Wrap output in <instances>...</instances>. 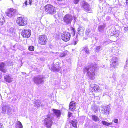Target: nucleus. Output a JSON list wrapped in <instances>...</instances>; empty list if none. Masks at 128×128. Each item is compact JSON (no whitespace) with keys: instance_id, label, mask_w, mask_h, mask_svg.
Instances as JSON below:
<instances>
[{"instance_id":"1","label":"nucleus","mask_w":128,"mask_h":128,"mask_svg":"<svg viewBox=\"0 0 128 128\" xmlns=\"http://www.w3.org/2000/svg\"><path fill=\"white\" fill-rule=\"evenodd\" d=\"M98 66L95 64H91L88 68H85L84 69V71L87 72V75L89 78L91 80H94L95 74L94 72L97 69Z\"/></svg>"},{"instance_id":"2","label":"nucleus","mask_w":128,"mask_h":128,"mask_svg":"<svg viewBox=\"0 0 128 128\" xmlns=\"http://www.w3.org/2000/svg\"><path fill=\"white\" fill-rule=\"evenodd\" d=\"M45 9L46 12L51 14H53L56 12V8L50 4L46 6L45 7Z\"/></svg>"},{"instance_id":"3","label":"nucleus","mask_w":128,"mask_h":128,"mask_svg":"<svg viewBox=\"0 0 128 128\" xmlns=\"http://www.w3.org/2000/svg\"><path fill=\"white\" fill-rule=\"evenodd\" d=\"M7 112V114L8 115H10L14 113V112L12 110V108L8 106H4L2 108V112L5 114Z\"/></svg>"},{"instance_id":"4","label":"nucleus","mask_w":128,"mask_h":128,"mask_svg":"<svg viewBox=\"0 0 128 128\" xmlns=\"http://www.w3.org/2000/svg\"><path fill=\"white\" fill-rule=\"evenodd\" d=\"M16 22L19 26H24L27 24V21L25 18L18 17L17 20Z\"/></svg>"},{"instance_id":"5","label":"nucleus","mask_w":128,"mask_h":128,"mask_svg":"<svg viewBox=\"0 0 128 128\" xmlns=\"http://www.w3.org/2000/svg\"><path fill=\"white\" fill-rule=\"evenodd\" d=\"M52 118L50 116H48L44 120V124L46 126L50 128L52 124Z\"/></svg>"},{"instance_id":"6","label":"nucleus","mask_w":128,"mask_h":128,"mask_svg":"<svg viewBox=\"0 0 128 128\" xmlns=\"http://www.w3.org/2000/svg\"><path fill=\"white\" fill-rule=\"evenodd\" d=\"M72 20V16L70 14H66L63 18L64 22L67 24H70Z\"/></svg>"},{"instance_id":"7","label":"nucleus","mask_w":128,"mask_h":128,"mask_svg":"<svg viewBox=\"0 0 128 128\" xmlns=\"http://www.w3.org/2000/svg\"><path fill=\"white\" fill-rule=\"evenodd\" d=\"M38 42L41 45H45L46 43L47 38L46 36L44 35L39 36Z\"/></svg>"},{"instance_id":"8","label":"nucleus","mask_w":128,"mask_h":128,"mask_svg":"<svg viewBox=\"0 0 128 128\" xmlns=\"http://www.w3.org/2000/svg\"><path fill=\"white\" fill-rule=\"evenodd\" d=\"M70 34L69 32H64L62 35V39L65 42H67L70 40Z\"/></svg>"},{"instance_id":"9","label":"nucleus","mask_w":128,"mask_h":128,"mask_svg":"<svg viewBox=\"0 0 128 128\" xmlns=\"http://www.w3.org/2000/svg\"><path fill=\"white\" fill-rule=\"evenodd\" d=\"M44 78L42 76H38L34 78L33 80L35 83L37 84H40L44 82V81L43 80Z\"/></svg>"},{"instance_id":"10","label":"nucleus","mask_w":128,"mask_h":128,"mask_svg":"<svg viewBox=\"0 0 128 128\" xmlns=\"http://www.w3.org/2000/svg\"><path fill=\"white\" fill-rule=\"evenodd\" d=\"M31 34V31L29 29H26L22 30V35L24 38L29 37Z\"/></svg>"},{"instance_id":"11","label":"nucleus","mask_w":128,"mask_h":128,"mask_svg":"<svg viewBox=\"0 0 128 128\" xmlns=\"http://www.w3.org/2000/svg\"><path fill=\"white\" fill-rule=\"evenodd\" d=\"M90 89L92 92H99L100 91L99 86L96 84H92L90 85Z\"/></svg>"},{"instance_id":"12","label":"nucleus","mask_w":128,"mask_h":128,"mask_svg":"<svg viewBox=\"0 0 128 128\" xmlns=\"http://www.w3.org/2000/svg\"><path fill=\"white\" fill-rule=\"evenodd\" d=\"M16 12V10L13 8L10 9L6 13V15L9 17H12L14 16Z\"/></svg>"},{"instance_id":"13","label":"nucleus","mask_w":128,"mask_h":128,"mask_svg":"<svg viewBox=\"0 0 128 128\" xmlns=\"http://www.w3.org/2000/svg\"><path fill=\"white\" fill-rule=\"evenodd\" d=\"M118 59L117 58L113 56L111 60V65L112 67L115 68L116 66L117 65V61Z\"/></svg>"},{"instance_id":"14","label":"nucleus","mask_w":128,"mask_h":128,"mask_svg":"<svg viewBox=\"0 0 128 128\" xmlns=\"http://www.w3.org/2000/svg\"><path fill=\"white\" fill-rule=\"evenodd\" d=\"M7 69L6 68V65L4 62H2L0 64V71L4 73L6 72Z\"/></svg>"},{"instance_id":"15","label":"nucleus","mask_w":128,"mask_h":128,"mask_svg":"<svg viewBox=\"0 0 128 128\" xmlns=\"http://www.w3.org/2000/svg\"><path fill=\"white\" fill-rule=\"evenodd\" d=\"M76 108L75 102L74 101L71 102L69 106V109L72 111L74 110Z\"/></svg>"},{"instance_id":"16","label":"nucleus","mask_w":128,"mask_h":128,"mask_svg":"<svg viewBox=\"0 0 128 128\" xmlns=\"http://www.w3.org/2000/svg\"><path fill=\"white\" fill-rule=\"evenodd\" d=\"M110 110V107L109 106H104L103 108V111L104 112L103 113L106 115L108 114H109Z\"/></svg>"},{"instance_id":"17","label":"nucleus","mask_w":128,"mask_h":128,"mask_svg":"<svg viewBox=\"0 0 128 128\" xmlns=\"http://www.w3.org/2000/svg\"><path fill=\"white\" fill-rule=\"evenodd\" d=\"M85 28L82 26H79L78 29V33L80 34H83L85 30Z\"/></svg>"},{"instance_id":"18","label":"nucleus","mask_w":128,"mask_h":128,"mask_svg":"<svg viewBox=\"0 0 128 128\" xmlns=\"http://www.w3.org/2000/svg\"><path fill=\"white\" fill-rule=\"evenodd\" d=\"M5 80L8 82H11L13 78L10 75H7L4 77Z\"/></svg>"},{"instance_id":"19","label":"nucleus","mask_w":128,"mask_h":128,"mask_svg":"<svg viewBox=\"0 0 128 128\" xmlns=\"http://www.w3.org/2000/svg\"><path fill=\"white\" fill-rule=\"evenodd\" d=\"M83 4H84L83 7L85 10L87 11H90V7L88 3L85 2H83Z\"/></svg>"},{"instance_id":"20","label":"nucleus","mask_w":128,"mask_h":128,"mask_svg":"<svg viewBox=\"0 0 128 128\" xmlns=\"http://www.w3.org/2000/svg\"><path fill=\"white\" fill-rule=\"evenodd\" d=\"M102 123L104 126H110V127H112V126L114 124L112 122H108L105 121H103L102 122Z\"/></svg>"},{"instance_id":"21","label":"nucleus","mask_w":128,"mask_h":128,"mask_svg":"<svg viewBox=\"0 0 128 128\" xmlns=\"http://www.w3.org/2000/svg\"><path fill=\"white\" fill-rule=\"evenodd\" d=\"M34 102V106L37 108L39 107L41 104L40 101L38 99H36Z\"/></svg>"},{"instance_id":"22","label":"nucleus","mask_w":128,"mask_h":128,"mask_svg":"<svg viewBox=\"0 0 128 128\" xmlns=\"http://www.w3.org/2000/svg\"><path fill=\"white\" fill-rule=\"evenodd\" d=\"M53 112L55 114V115L58 117L60 116L61 115V112L60 110H53Z\"/></svg>"},{"instance_id":"23","label":"nucleus","mask_w":128,"mask_h":128,"mask_svg":"<svg viewBox=\"0 0 128 128\" xmlns=\"http://www.w3.org/2000/svg\"><path fill=\"white\" fill-rule=\"evenodd\" d=\"M60 68L59 67H58L57 66H56V67H54V66H52L51 68V70L52 71H53V72L55 71H59L60 69Z\"/></svg>"},{"instance_id":"24","label":"nucleus","mask_w":128,"mask_h":128,"mask_svg":"<svg viewBox=\"0 0 128 128\" xmlns=\"http://www.w3.org/2000/svg\"><path fill=\"white\" fill-rule=\"evenodd\" d=\"M71 124L72 126L74 128H77V122L76 120H72Z\"/></svg>"},{"instance_id":"25","label":"nucleus","mask_w":128,"mask_h":128,"mask_svg":"<svg viewBox=\"0 0 128 128\" xmlns=\"http://www.w3.org/2000/svg\"><path fill=\"white\" fill-rule=\"evenodd\" d=\"M16 127V128H23V127L21 123L19 121L17 122Z\"/></svg>"},{"instance_id":"26","label":"nucleus","mask_w":128,"mask_h":128,"mask_svg":"<svg viewBox=\"0 0 128 128\" xmlns=\"http://www.w3.org/2000/svg\"><path fill=\"white\" fill-rule=\"evenodd\" d=\"M5 22L4 17L2 16H0V25H2Z\"/></svg>"},{"instance_id":"27","label":"nucleus","mask_w":128,"mask_h":128,"mask_svg":"<svg viewBox=\"0 0 128 128\" xmlns=\"http://www.w3.org/2000/svg\"><path fill=\"white\" fill-rule=\"evenodd\" d=\"M82 51H83L85 52L86 54H89L90 53L89 49L88 48V47L86 46L84 47L83 48Z\"/></svg>"},{"instance_id":"28","label":"nucleus","mask_w":128,"mask_h":128,"mask_svg":"<svg viewBox=\"0 0 128 128\" xmlns=\"http://www.w3.org/2000/svg\"><path fill=\"white\" fill-rule=\"evenodd\" d=\"M92 120L96 122L99 121L100 120L99 118L95 115H92Z\"/></svg>"},{"instance_id":"29","label":"nucleus","mask_w":128,"mask_h":128,"mask_svg":"<svg viewBox=\"0 0 128 128\" xmlns=\"http://www.w3.org/2000/svg\"><path fill=\"white\" fill-rule=\"evenodd\" d=\"M86 34L88 36H90L91 34V32L89 28H88L87 29Z\"/></svg>"},{"instance_id":"30","label":"nucleus","mask_w":128,"mask_h":128,"mask_svg":"<svg viewBox=\"0 0 128 128\" xmlns=\"http://www.w3.org/2000/svg\"><path fill=\"white\" fill-rule=\"evenodd\" d=\"M105 27V26H100L98 27V30L100 32H102L103 30Z\"/></svg>"},{"instance_id":"31","label":"nucleus","mask_w":128,"mask_h":128,"mask_svg":"<svg viewBox=\"0 0 128 128\" xmlns=\"http://www.w3.org/2000/svg\"><path fill=\"white\" fill-rule=\"evenodd\" d=\"M59 56L60 57H63L65 56L66 55V54L64 52H62L58 53V54Z\"/></svg>"},{"instance_id":"32","label":"nucleus","mask_w":128,"mask_h":128,"mask_svg":"<svg viewBox=\"0 0 128 128\" xmlns=\"http://www.w3.org/2000/svg\"><path fill=\"white\" fill-rule=\"evenodd\" d=\"M102 47L101 46H97L96 48V52H98L100 50Z\"/></svg>"},{"instance_id":"33","label":"nucleus","mask_w":128,"mask_h":128,"mask_svg":"<svg viewBox=\"0 0 128 128\" xmlns=\"http://www.w3.org/2000/svg\"><path fill=\"white\" fill-rule=\"evenodd\" d=\"M93 109L94 112L96 113L98 110V107L97 106H94L93 108Z\"/></svg>"},{"instance_id":"34","label":"nucleus","mask_w":128,"mask_h":128,"mask_svg":"<svg viewBox=\"0 0 128 128\" xmlns=\"http://www.w3.org/2000/svg\"><path fill=\"white\" fill-rule=\"evenodd\" d=\"M34 48L33 46H30L28 48L29 50L31 51H34Z\"/></svg>"},{"instance_id":"35","label":"nucleus","mask_w":128,"mask_h":128,"mask_svg":"<svg viewBox=\"0 0 128 128\" xmlns=\"http://www.w3.org/2000/svg\"><path fill=\"white\" fill-rule=\"evenodd\" d=\"M72 34L74 36L75 35V32H76V31L75 30V29L74 28H72Z\"/></svg>"},{"instance_id":"36","label":"nucleus","mask_w":128,"mask_h":128,"mask_svg":"<svg viewBox=\"0 0 128 128\" xmlns=\"http://www.w3.org/2000/svg\"><path fill=\"white\" fill-rule=\"evenodd\" d=\"M112 33L110 34V35L111 36H113L114 35H115L116 34V31H112Z\"/></svg>"},{"instance_id":"37","label":"nucleus","mask_w":128,"mask_h":128,"mask_svg":"<svg viewBox=\"0 0 128 128\" xmlns=\"http://www.w3.org/2000/svg\"><path fill=\"white\" fill-rule=\"evenodd\" d=\"M74 0V2L76 4H77L80 1V0Z\"/></svg>"},{"instance_id":"38","label":"nucleus","mask_w":128,"mask_h":128,"mask_svg":"<svg viewBox=\"0 0 128 128\" xmlns=\"http://www.w3.org/2000/svg\"><path fill=\"white\" fill-rule=\"evenodd\" d=\"M124 30H125L126 31H127L128 30V26H127L125 27H124Z\"/></svg>"},{"instance_id":"39","label":"nucleus","mask_w":128,"mask_h":128,"mask_svg":"<svg viewBox=\"0 0 128 128\" xmlns=\"http://www.w3.org/2000/svg\"><path fill=\"white\" fill-rule=\"evenodd\" d=\"M112 78L114 80H115L116 79V74H114L113 75Z\"/></svg>"},{"instance_id":"40","label":"nucleus","mask_w":128,"mask_h":128,"mask_svg":"<svg viewBox=\"0 0 128 128\" xmlns=\"http://www.w3.org/2000/svg\"><path fill=\"white\" fill-rule=\"evenodd\" d=\"M113 121L115 123H117L118 122V120L117 119H115Z\"/></svg>"},{"instance_id":"41","label":"nucleus","mask_w":128,"mask_h":128,"mask_svg":"<svg viewBox=\"0 0 128 128\" xmlns=\"http://www.w3.org/2000/svg\"><path fill=\"white\" fill-rule=\"evenodd\" d=\"M0 128H4V126L2 124L0 123Z\"/></svg>"},{"instance_id":"42","label":"nucleus","mask_w":128,"mask_h":128,"mask_svg":"<svg viewBox=\"0 0 128 128\" xmlns=\"http://www.w3.org/2000/svg\"><path fill=\"white\" fill-rule=\"evenodd\" d=\"M72 114L70 112H69L68 113V116L69 117H70L72 115Z\"/></svg>"},{"instance_id":"43","label":"nucleus","mask_w":128,"mask_h":128,"mask_svg":"<svg viewBox=\"0 0 128 128\" xmlns=\"http://www.w3.org/2000/svg\"><path fill=\"white\" fill-rule=\"evenodd\" d=\"M32 2V0H30L29 2V4L30 5H31Z\"/></svg>"},{"instance_id":"44","label":"nucleus","mask_w":128,"mask_h":128,"mask_svg":"<svg viewBox=\"0 0 128 128\" xmlns=\"http://www.w3.org/2000/svg\"><path fill=\"white\" fill-rule=\"evenodd\" d=\"M126 24H128V17L126 18Z\"/></svg>"},{"instance_id":"45","label":"nucleus","mask_w":128,"mask_h":128,"mask_svg":"<svg viewBox=\"0 0 128 128\" xmlns=\"http://www.w3.org/2000/svg\"><path fill=\"white\" fill-rule=\"evenodd\" d=\"M27 6L28 4L27 1H26L24 3Z\"/></svg>"},{"instance_id":"46","label":"nucleus","mask_w":128,"mask_h":128,"mask_svg":"<svg viewBox=\"0 0 128 128\" xmlns=\"http://www.w3.org/2000/svg\"><path fill=\"white\" fill-rule=\"evenodd\" d=\"M77 42H74V45H76V44H77Z\"/></svg>"},{"instance_id":"47","label":"nucleus","mask_w":128,"mask_h":128,"mask_svg":"<svg viewBox=\"0 0 128 128\" xmlns=\"http://www.w3.org/2000/svg\"><path fill=\"white\" fill-rule=\"evenodd\" d=\"M126 3L127 4H128V0H126Z\"/></svg>"}]
</instances>
